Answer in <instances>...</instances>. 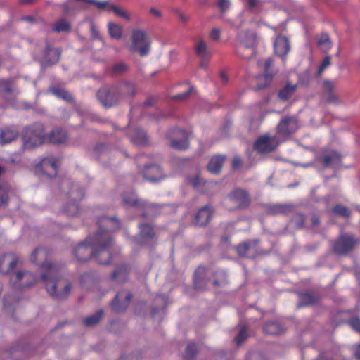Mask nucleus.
Wrapping results in <instances>:
<instances>
[{
  "instance_id": "obj_30",
  "label": "nucleus",
  "mask_w": 360,
  "mask_h": 360,
  "mask_svg": "<svg viewBox=\"0 0 360 360\" xmlns=\"http://www.w3.org/2000/svg\"><path fill=\"white\" fill-rule=\"evenodd\" d=\"M225 159H226V157L224 155L213 156L210 159V160L207 165L208 171L210 173L214 174H217L219 173V172L221 171V169L223 167Z\"/></svg>"
},
{
  "instance_id": "obj_16",
  "label": "nucleus",
  "mask_w": 360,
  "mask_h": 360,
  "mask_svg": "<svg viewBox=\"0 0 360 360\" xmlns=\"http://www.w3.org/2000/svg\"><path fill=\"white\" fill-rule=\"evenodd\" d=\"M257 240H249L238 245L236 249L240 257H251L257 254Z\"/></svg>"
},
{
  "instance_id": "obj_27",
  "label": "nucleus",
  "mask_w": 360,
  "mask_h": 360,
  "mask_svg": "<svg viewBox=\"0 0 360 360\" xmlns=\"http://www.w3.org/2000/svg\"><path fill=\"white\" fill-rule=\"evenodd\" d=\"M119 101L121 98H130L135 95V86L129 82H124L120 83L116 90Z\"/></svg>"
},
{
  "instance_id": "obj_39",
  "label": "nucleus",
  "mask_w": 360,
  "mask_h": 360,
  "mask_svg": "<svg viewBox=\"0 0 360 360\" xmlns=\"http://www.w3.org/2000/svg\"><path fill=\"white\" fill-rule=\"evenodd\" d=\"M263 330L265 333L269 335H277L281 333L282 328L275 322H267L265 323Z\"/></svg>"
},
{
  "instance_id": "obj_24",
  "label": "nucleus",
  "mask_w": 360,
  "mask_h": 360,
  "mask_svg": "<svg viewBox=\"0 0 360 360\" xmlns=\"http://www.w3.org/2000/svg\"><path fill=\"white\" fill-rule=\"evenodd\" d=\"M323 85L326 101L338 104L340 102V98L334 92L335 83L330 80H325Z\"/></svg>"
},
{
  "instance_id": "obj_53",
  "label": "nucleus",
  "mask_w": 360,
  "mask_h": 360,
  "mask_svg": "<svg viewBox=\"0 0 360 360\" xmlns=\"http://www.w3.org/2000/svg\"><path fill=\"white\" fill-rule=\"evenodd\" d=\"M91 4L95 5L100 11L110 10V6L113 5L108 1H97L96 0H94V2H91Z\"/></svg>"
},
{
  "instance_id": "obj_21",
  "label": "nucleus",
  "mask_w": 360,
  "mask_h": 360,
  "mask_svg": "<svg viewBox=\"0 0 360 360\" xmlns=\"http://www.w3.org/2000/svg\"><path fill=\"white\" fill-rule=\"evenodd\" d=\"M274 51L278 56L284 58L290 51V44L287 37H277L274 41Z\"/></svg>"
},
{
  "instance_id": "obj_20",
  "label": "nucleus",
  "mask_w": 360,
  "mask_h": 360,
  "mask_svg": "<svg viewBox=\"0 0 360 360\" xmlns=\"http://www.w3.org/2000/svg\"><path fill=\"white\" fill-rule=\"evenodd\" d=\"M143 177L149 181L156 182L161 180L164 176L162 169L158 165H148L143 172Z\"/></svg>"
},
{
  "instance_id": "obj_48",
  "label": "nucleus",
  "mask_w": 360,
  "mask_h": 360,
  "mask_svg": "<svg viewBox=\"0 0 360 360\" xmlns=\"http://www.w3.org/2000/svg\"><path fill=\"white\" fill-rule=\"evenodd\" d=\"M123 203L128 207L136 206L138 205L139 199L135 193H131L130 195H124L122 198Z\"/></svg>"
},
{
  "instance_id": "obj_52",
  "label": "nucleus",
  "mask_w": 360,
  "mask_h": 360,
  "mask_svg": "<svg viewBox=\"0 0 360 360\" xmlns=\"http://www.w3.org/2000/svg\"><path fill=\"white\" fill-rule=\"evenodd\" d=\"M129 70V66L124 63H119L112 67V72L115 74H123L127 72Z\"/></svg>"
},
{
  "instance_id": "obj_26",
  "label": "nucleus",
  "mask_w": 360,
  "mask_h": 360,
  "mask_svg": "<svg viewBox=\"0 0 360 360\" xmlns=\"http://www.w3.org/2000/svg\"><path fill=\"white\" fill-rule=\"evenodd\" d=\"M189 181L193 186L200 193H206L208 188H212L215 184L213 181H205L199 174L191 177Z\"/></svg>"
},
{
  "instance_id": "obj_23",
  "label": "nucleus",
  "mask_w": 360,
  "mask_h": 360,
  "mask_svg": "<svg viewBox=\"0 0 360 360\" xmlns=\"http://www.w3.org/2000/svg\"><path fill=\"white\" fill-rule=\"evenodd\" d=\"M229 198L233 201L239 207L247 206L250 202V198L248 193L243 190H234L230 195Z\"/></svg>"
},
{
  "instance_id": "obj_2",
  "label": "nucleus",
  "mask_w": 360,
  "mask_h": 360,
  "mask_svg": "<svg viewBox=\"0 0 360 360\" xmlns=\"http://www.w3.org/2000/svg\"><path fill=\"white\" fill-rule=\"evenodd\" d=\"M65 268L62 266H50L48 273H42L41 279L44 282L47 292L53 299H66L72 289V283L63 278Z\"/></svg>"
},
{
  "instance_id": "obj_63",
  "label": "nucleus",
  "mask_w": 360,
  "mask_h": 360,
  "mask_svg": "<svg viewBox=\"0 0 360 360\" xmlns=\"http://www.w3.org/2000/svg\"><path fill=\"white\" fill-rule=\"evenodd\" d=\"M155 302L165 306L166 304V297L164 295H159L155 297Z\"/></svg>"
},
{
  "instance_id": "obj_18",
  "label": "nucleus",
  "mask_w": 360,
  "mask_h": 360,
  "mask_svg": "<svg viewBox=\"0 0 360 360\" xmlns=\"http://www.w3.org/2000/svg\"><path fill=\"white\" fill-rule=\"evenodd\" d=\"M61 56V51L58 48H51L49 44L44 50V57L42 63L51 65L58 62Z\"/></svg>"
},
{
  "instance_id": "obj_47",
  "label": "nucleus",
  "mask_w": 360,
  "mask_h": 360,
  "mask_svg": "<svg viewBox=\"0 0 360 360\" xmlns=\"http://www.w3.org/2000/svg\"><path fill=\"white\" fill-rule=\"evenodd\" d=\"M110 11H112L117 16L125 19L127 21L131 20L130 14L115 4L110 6Z\"/></svg>"
},
{
  "instance_id": "obj_6",
  "label": "nucleus",
  "mask_w": 360,
  "mask_h": 360,
  "mask_svg": "<svg viewBox=\"0 0 360 360\" xmlns=\"http://www.w3.org/2000/svg\"><path fill=\"white\" fill-rule=\"evenodd\" d=\"M358 244V240L352 234L343 233L333 244L334 251L339 255H346Z\"/></svg>"
},
{
  "instance_id": "obj_8",
  "label": "nucleus",
  "mask_w": 360,
  "mask_h": 360,
  "mask_svg": "<svg viewBox=\"0 0 360 360\" xmlns=\"http://www.w3.org/2000/svg\"><path fill=\"white\" fill-rule=\"evenodd\" d=\"M167 136L170 140V146L175 149L185 150L188 147V136L184 130L174 129Z\"/></svg>"
},
{
  "instance_id": "obj_54",
  "label": "nucleus",
  "mask_w": 360,
  "mask_h": 360,
  "mask_svg": "<svg viewBox=\"0 0 360 360\" xmlns=\"http://www.w3.org/2000/svg\"><path fill=\"white\" fill-rule=\"evenodd\" d=\"M291 222L295 228H301L303 226L304 217L302 214H297L292 219Z\"/></svg>"
},
{
  "instance_id": "obj_49",
  "label": "nucleus",
  "mask_w": 360,
  "mask_h": 360,
  "mask_svg": "<svg viewBox=\"0 0 360 360\" xmlns=\"http://www.w3.org/2000/svg\"><path fill=\"white\" fill-rule=\"evenodd\" d=\"M62 6L65 14H69L78 8L76 0H68L66 3L63 4Z\"/></svg>"
},
{
  "instance_id": "obj_35",
  "label": "nucleus",
  "mask_w": 360,
  "mask_h": 360,
  "mask_svg": "<svg viewBox=\"0 0 360 360\" xmlns=\"http://www.w3.org/2000/svg\"><path fill=\"white\" fill-rule=\"evenodd\" d=\"M108 30L110 37L112 39L119 40L122 38L123 30L120 25L109 22L108 23Z\"/></svg>"
},
{
  "instance_id": "obj_13",
  "label": "nucleus",
  "mask_w": 360,
  "mask_h": 360,
  "mask_svg": "<svg viewBox=\"0 0 360 360\" xmlns=\"http://www.w3.org/2000/svg\"><path fill=\"white\" fill-rule=\"evenodd\" d=\"M97 98L105 108L112 107L119 102L116 91H111L108 89H100L97 93Z\"/></svg>"
},
{
  "instance_id": "obj_15",
  "label": "nucleus",
  "mask_w": 360,
  "mask_h": 360,
  "mask_svg": "<svg viewBox=\"0 0 360 360\" xmlns=\"http://www.w3.org/2000/svg\"><path fill=\"white\" fill-rule=\"evenodd\" d=\"M19 262L18 257L13 253L5 254L0 257V272L8 274Z\"/></svg>"
},
{
  "instance_id": "obj_62",
  "label": "nucleus",
  "mask_w": 360,
  "mask_h": 360,
  "mask_svg": "<svg viewBox=\"0 0 360 360\" xmlns=\"http://www.w3.org/2000/svg\"><path fill=\"white\" fill-rule=\"evenodd\" d=\"M210 37L214 40H218L220 38L219 30L213 28L210 32Z\"/></svg>"
},
{
  "instance_id": "obj_5",
  "label": "nucleus",
  "mask_w": 360,
  "mask_h": 360,
  "mask_svg": "<svg viewBox=\"0 0 360 360\" xmlns=\"http://www.w3.org/2000/svg\"><path fill=\"white\" fill-rule=\"evenodd\" d=\"M39 278L27 271H18L11 276V282L14 288L22 290L34 285Z\"/></svg>"
},
{
  "instance_id": "obj_34",
  "label": "nucleus",
  "mask_w": 360,
  "mask_h": 360,
  "mask_svg": "<svg viewBox=\"0 0 360 360\" xmlns=\"http://www.w3.org/2000/svg\"><path fill=\"white\" fill-rule=\"evenodd\" d=\"M71 30V24L65 18L59 19L53 25V31L57 33H68L70 32Z\"/></svg>"
},
{
  "instance_id": "obj_36",
  "label": "nucleus",
  "mask_w": 360,
  "mask_h": 360,
  "mask_svg": "<svg viewBox=\"0 0 360 360\" xmlns=\"http://www.w3.org/2000/svg\"><path fill=\"white\" fill-rule=\"evenodd\" d=\"M317 44L323 52H328L332 47V42L327 33H322L317 38Z\"/></svg>"
},
{
  "instance_id": "obj_51",
  "label": "nucleus",
  "mask_w": 360,
  "mask_h": 360,
  "mask_svg": "<svg viewBox=\"0 0 360 360\" xmlns=\"http://www.w3.org/2000/svg\"><path fill=\"white\" fill-rule=\"evenodd\" d=\"M330 64L331 57L330 56H326L319 65V68L316 72L317 76H320L323 73V72L330 65Z\"/></svg>"
},
{
  "instance_id": "obj_17",
  "label": "nucleus",
  "mask_w": 360,
  "mask_h": 360,
  "mask_svg": "<svg viewBox=\"0 0 360 360\" xmlns=\"http://www.w3.org/2000/svg\"><path fill=\"white\" fill-rule=\"evenodd\" d=\"M237 40L245 48L252 49L256 43V35L252 30L240 31L238 33Z\"/></svg>"
},
{
  "instance_id": "obj_7",
  "label": "nucleus",
  "mask_w": 360,
  "mask_h": 360,
  "mask_svg": "<svg viewBox=\"0 0 360 360\" xmlns=\"http://www.w3.org/2000/svg\"><path fill=\"white\" fill-rule=\"evenodd\" d=\"M49 251L45 248H37L31 254L30 259L31 262L39 266L44 271L43 273H48V268L50 266H60L58 264L51 263L48 260Z\"/></svg>"
},
{
  "instance_id": "obj_25",
  "label": "nucleus",
  "mask_w": 360,
  "mask_h": 360,
  "mask_svg": "<svg viewBox=\"0 0 360 360\" xmlns=\"http://www.w3.org/2000/svg\"><path fill=\"white\" fill-rule=\"evenodd\" d=\"M272 64L273 60L271 58H268L265 61L264 68L266 72L264 75H259L257 78L258 82V85L257 86V90H262L269 85L272 76L268 73V71Z\"/></svg>"
},
{
  "instance_id": "obj_41",
  "label": "nucleus",
  "mask_w": 360,
  "mask_h": 360,
  "mask_svg": "<svg viewBox=\"0 0 360 360\" xmlns=\"http://www.w3.org/2000/svg\"><path fill=\"white\" fill-rule=\"evenodd\" d=\"M291 206L288 205L277 204L269 207V212L273 215L285 214L290 210Z\"/></svg>"
},
{
  "instance_id": "obj_33",
  "label": "nucleus",
  "mask_w": 360,
  "mask_h": 360,
  "mask_svg": "<svg viewBox=\"0 0 360 360\" xmlns=\"http://www.w3.org/2000/svg\"><path fill=\"white\" fill-rule=\"evenodd\" d=\"M129 273V268L127 265H122L117 268L111 274L110 277L112 281L123 282L127 279Z\"/></svg>"
},
{
  "instance_id": "obj_10",
  "label": "nucleus",
  "mask_w": 360,
  "mask_h": 360,
  "mask_svg": "<svg viewBox=\"0 0 360 360\" xmlns=\"http://www.w3.org/2000/svg\"><path fill=\"white\" fill-rule=\"evenodd\" d=\"M297 127V122L294 117H286L277 125V133L281 136H287L294 133Z\"/></svg>"
},
{
  "instance_id": "obj_58",
  "label": "nucleus",
  "mask_w": 360,
  "mask_h": 360,
  "mask_svg": "<svg viewBox=\"0 0 360 360\" xmlns=\"http://www.w3.org/2000/svg\"><path fill=\"white\" fill-rule=\"evenodd\" d=\"M350 326L356 331L360 332V318L354 317L349 321Z\"/></svg>"
},
{
  "instance_id": "obj_44",
  "label": "nucleus",
  "mask_w": 360,
  "mask_h": 360,
  "mask_svg": "<svg viewBox=\"0 0 360 360\" xmlns=\"http://www.w3.org/2000/svg\"><path fill=\"white\" fill-rule=\"evenodd\" d=\"M50 91L59 98H62L68 101H70L72 99V95L64 89L53 88L51 89Z\"/></svg>"
},
{
  "instance_id": "obj_32",
  "label": "nucleus",
  "mask_w": 360,
  "mask_h": 360,
  "mask_svg": "<svg viewBox=\"0 0 360 360\" xmlns=\"http://www.w3.org/2000/svg\"><path fill=\"white\" fill-rule=\"evenodd\" d=\"M68 139L66 132L61 129H54L49 135V141L54 144L64 143Z\"/></svg>"
},
{
  "instance_id": "obj_46",
  "label": "nucleus",
  "mask_w": 360,
  "mask_h": 360,
  "mask_svg": "<svg viewBox=\"0 0 360 360\" xmlns=\"http://www.w3.org/2000/svg\"><path fill=\"white\" fill-rule=\"evenodd\" d=\"M10 187L7 184H0V205L7 202Z\"/></svg>"
},
{
  "instance_id": "obj_61",
  "label": "nucleus",
  "mask_w": 360,
  "mask_h": 360,
  "mask_svg": "<svg viewBox=\"0 0 360 360\" xmlns=\"http://www.w3.org/2000/svg\"><path fill=\"white\" fill-rule=\"evenodd\" d=\"M93 281V277L91 274L86 273L84 274L81 276V284L83 285L85 284L86 282H91Z\"/></svg>"
},
{
  "instance_id": "obj_4",
  "label": "nucleus",
  "mask_w": 360,
  "mask_h": 360,
  "mask_svg": "<svg viewBox=\"0 0 360 360\" xmlns=\"http://www.w3.org/2000/svg\"><path fill=\"white\" fill-rule=\"evenodd\" d=\"M131 44L129 49L132 51H137L141 56L148 55L150 50L151 41L143 29H134L131 33Z\"/></svg>"
},
{
  "instance_id": "obj_9",
  "label": "nucleus",
  "mask_w": 360,
  "mask_h": 360,
  "mask_svg": "<svg viewBox=\"0 0 360 360\" xmlns=\"http://www.w3.org/2000/svg\"><path fill=\"white\" fill-rule=\"evenodd\" d=\"M132 295L127 290H122L118 292L112 302V308L116 312L125 311L131 302Z\"/></svg>"
},
{
  "instance_id": "obj_60",
  "label": "nucleus",
  "mask_w": 360,
  "mask_h": 360,
  "mask_svg": "<svg viewBox=\"0 0 360 360\" xmlns=\"http://www.w3.org/2000/svg\"><path fill=\"white\" fill-rule=\"evenodd\" d=\"M218 5L220 8V10L222 13L225 12L227 9L229 8L231 6V3L229 0H219Z\"/></svg>"
},
{
  "instance_id": "obj_50",
  "label": "nucleus",
  "mask_w": 360,
  "mask_h": 360,
  "mask_svg": "<svg viewBox=\"0 0 360 360\" xmlns=\"http://www.w3.org/2000/svg\"><path fill=\"white\" fill-rule=\"evenodd\" d=\"M333 211L335 214L343 217H348L350 214L349 209L347 207L340 205H337L334 207Z\"/></svg>"
},
{
  "instance_id": "obj_43",
  "label": "nucleus",
  "mask_w": 360,
  "mask_h": 360,
  "mask_svg": "<svg viewBox=\"0 0 360 360\" xmlns=\"http://www.w3.org/2000/svg\"><path fill=\"white\" fill-rule=\"evenodd\" d=\"M198 352V348L193 343L188 344L186 348L184 356L186 360H191L195 356Z\"/></svg>"
},
{
  "instance_id": "obj_55",
  "label": "nucleus",
  "mask_w": 360,
  "mask_h": 360,
  "mask_svg": "<svg viewBox=\"0 0 360 360\" xmlns=\"http://www.w3.org/2000/svg\"><path fill=\"white\" fill-rule=\"evenodd\" d=\"M90 31L91 34V37L94 40H100L101 39L100 32L96 27V25L92 22H90Z\"/></svg>"
},
{
  "instance_id": "obj_28",
  "label": "nucleus",
  "mask_w": 360,
  "mask_h": 360,
  "mask_svg": "<svg viewBox=\"0 0 360 360\" xmlns=\"http://www.w3.org/2000/svg\"><path fill=\"white\" fill-rule=\"evenodd\" d=\"M19 133L9 128L0 129V145H6L18 139Z\"/></svg>"
},
{
  "instance_id": "obj_29",
  "label": "nucleus",
  "mask_w": 360,
  "mask_h": 360,
  "mask_svg": "<svg viewBox=\"0 0 360 360\" xmlns=\"http://www.w3.org/2000/svg\"><path fill=\"white\" fill-rule=\"evenodd\" d=\"M212 217L211 207L206 205L199 210L195 215V222L199 226H204L207 224L210 220Z\"/></svg>"
},
{
  "instance_id": "obj_57",
  "label": "nucleus",
  "mask_w": 360,
  "mask_h": 360,
  "mask_svg": "<svg viewBox=\"0 0 360 360\" xmlns=\"http://www.w3.org/2000/svg\"><path fill=\"white\" fill-rule=\"evenodd\" d=\"M247 336V328L245 326H243L240 329L239 334L235 339L237 345H240V343H242L246 339Z\"/></svg>"
},
{
  "instance_id": "obj_22",
  "label": "nucleus",
  "mask_w": 360,
  "mask_h": 360,
  "mask_svg": "<svg viewBox=\"0 0 360 360\" xmlns=\"http://www.w3.org/2000/svg\"><path fill=\"white\" fill-rule=\"evenodd\" d=\"M140 232L135 238V240L138 244H146L148 241L152 239L154 236V231L149 224L139 225Z\"/></svg>"
},
{
  "instance_id": "obj_42",
  "label": "nucleus",
  "mask_w": 360,
  "mask_h": 360,
  "mask_svg": "<svg viewBox=\"0 0 360 360\" xmlns=\"http://www.w3.org/2000/svg\"><path fill=\"white\" fill-rule=\"evenodd\" d=\"M13 82L11 80H0V94H10L13 92Z\"/></svg>"
},
{
  "instance_id": "obj_37",
  "label": "nucleus",
  "mask_w": 360,
  "mask_h": 360,
  "mask_svg": "<svg viewBox=\"0 0 360 360\" xmlns=\"http://www.w3.org/2000/svg\"><path fill=\"white\" fill-rule=\"evenodd\" d=\"M317 300V297L310 293L302 294L300 296L299 303L297 307H302L304 306L312 304Z\"/></svg>"
},
{
  "instance_id": "obj_11",
  "label": "nucleus",
  "mask_w": 360,
  "mask_h": 360,
  "mask_svg": "<svg viewBox=\"0 0 360 360\" xmlns=\"http://www.w3.org/2000/svg\"><path fill=\"white\" fill-rule=\"evenodd\" d=\"M316 160L321 162L325 167H336L341 165L342 158L337 151L330 150L323 153L320 156H317Z\"/></svg>"
},
{
  "instance_id": "obj_45",
  "label": "nucleus",
  "mask_w": 360,
  "mask_h": 360,
  "mask_svg": "<svg viewBox=\"0 0 360 360\" xmlns=\"http://www.w3.org/2000/svg\"><path fill=\"white\" fill-rule=\"evenodd\" d=\"M195 51L202 58H206L208 56L207 46L203 40H200L195 46Z\"/></svg>"
},
{
  "instance_id": "obj_1",
  "label": "nucleus",
  "mask_w": 360,
  "mask_h": 360,
  "mask_svg": "<svg viewBox=\"0 0 360 360\" xmlns=\"http://www.w3.org/2000/svg\"><path fill=\"white\" fill-rule=\"evenodd\" d=\"M110 242L108 233H96L93 236H89L84 243H79L74 249V255L80 262H86L94 258L101 264H109L110 263L108 252Z\"/></svg>"
},
{
  "instance_id": "obj_14",
  "label": "nucleus",
  "mask_w": 360,
  "mask_h": 360,
  "mask_svg": "<svg viewBox=\"0 0 360 360\" xmlns=\"http://www.w3.org/2000/svg\"><path fill=\"white\" fill-rule=\"evenodd\" d=\"M99 230L96 233H106L110 237V245L112 243V239L110 236L109 231H116L120 228V222L115 217H103L98 221Z\"/></svg>"
},
{
  "instance_id": "obj_64",
  "label": "nucleus",
  "mask_w": 360,
  "mask_h": 360,
  "mask_svg": "<svg viewBox=\"0 0 360 360\" xmlns=\"http://www.w3.org/2000/svg\"><path fill=\"white\" fill-rule=\"evenodd\" d=\"M241 165V160L240 158H234L233 161H232V167L233 169H237L240 167V165Z\"/></svg>"
},
{
  "instance_id": "obj_38",
  "label": "nucleus",
  "mask_w": 360,
  "mask_h": 360,
  "mask_svg": "<svg viewBox=\"0 0 360 360\" xmlns=\"http://www.w3.org/2000/svg\"><path fill=\"white\" fill-rule=\"evenodd\" d=\"M297 89L296 85L287 84L278 93V97L281 100H288L293 95Z\"/></svg>"
},
{
  "instance_id": "obj_31",
  "label": "nucleus",
  "mask_w": 360,
  "mask_h": 360,
  "mask_svg": "<svg viewBox=\"0 0 360 360\" xmlns=\"http://www.w3.org/2000/svg\"><path fill=\"white\" fill-rule=\"evenodd\" d=\"M131 141L137 146H145L148 144V138L145 131L136 129L130 135Z\"/></svg>"
},
{
  "instance_id": "obj_59",
  "label": "nucleus",
  "mask_w": 360,
  "mask_h": 360,
  "mask_svg": "<svg viewBox=\"0 0 360 360\" xmlns=\"http://www.w3.org/2000/svg\"><path fill=\"white\" fill-rule=\"evenodd\" d=\"M193 89V87H190L187 91H184V93L174 95L173 96V98L179 99V100H185L190 95V94L191 93Z\"/></svg>"
},
{
  "instance_id": "obj_40",
  "label": "nucleus",
  "mask_w": 360,
  "mask_h": 360,
  "mask_svg": "<svg viewBox=\"0 0 360 360\" xmlns=\"http://www.w3.org/2000/svg\"><path fill=\"white\" fill-rule=\"evenodd\" d=\"M103 315V311L99 310L96 314L85 318L83 321L84 324L87 326H94L97 324Z\"/></svg>"
},
{
  "instance_id": "obj_12",
  "label": "nucleus",
  "mask_w": 360,
  "mask_h": 360,
  "mask_svg": "<svg viewBox=\"0 0 360 360\" xmlns=\"http://www.w3.org/2000/svg\"><path fill=\"white\" fill-rule=\"evenodd\" d=\"M278 145L275 137H270L267 135L260 137L255 143V149L260 153H269L273 151Z\"/></svg>"
},
{
  "instance_id": "obj_56",
  "label": "nucleus",
  "mask_w": 360,
  "mask_h": 360,
  "mask_svg": "<svg viewBox=\"0 0 360 360\" xmlns=\"http://www.w3.org/2000/svg\"><path fill=\"white\" fill-rule=\"evenodd\" d=\"M65 212L70 216H75L79 212L78 205L75 202H71L66 206Z\"/></svg>"
},
{
  "instance_id": "obj_19",
  "label": "nucleus",
  "mask_w": 360,
  "mask_h": 360,
  "mask_svg": "<svg viewBox=\"0 0 360 360\" xmlns=\"http://www.w3.org/2000/svg\"><path fill=\"white\" fill-rule=\"evenodd\" d=\"M60 190L69 194L75 199H80L84 195V191L82 189H79L77 184L71 183L69 180L65 179L62 181L60 184Z\"/></svg>"
},
{
  "instance_id": "obj_3",
  "label": "nucleus",
  "mask_w": 360,
  "mask_h": 360,
  "mask_svg": "<svg viewBox=\"0 0 360 360\" xmlns=\"http://www.w3.org/2000/svg\"><path fill=\"white\" fill-rule=\"evenodd\" d=\"M22 139L24 150H32L42 145L45 139L44 125L40 123H35L26 127Z\"/></svg>"
}]
</instances>
